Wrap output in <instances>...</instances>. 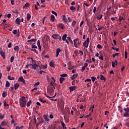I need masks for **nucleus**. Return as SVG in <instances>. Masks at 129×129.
<instances>
[{"label":"nucleus","instance_id":"f704fd0d","mask_svg":"<svg viewBox=\"0 0 129 129\" xmlns=\"http://www.w3.org/2000/svg\"><path fill=\"white\" fill-rule=\"evenodd\" d=\"M118 108L119 111L120 113L122 112V109H121V107L120 106H118Z\"/></svg>","mask_w":129,"mask_h":129},{"label":"nucleus","instance_id":"f3484780","mask_svg":"<svg viewBox=\"0 0 129 129\" xmlns=\"http://www.w3.org/2000/svg\"><path fill=\"white\" fill-rule=\"evenodd\" d=\"M83 46H84V47H85L86 48H88V42H87V41H85L83 43Z\"/></svg>","mask_w":129,"mask_h":129},{"label":"nucleus","instance_id":"052dcab7","mask_svg":"<svg viewBox=\"0 0 129 129\" xmlns=\"http://www.w3.org/2000/svg\"><path fill=\"white\" fill-rule=\"evenodd\" d=\"M13 33L14 34V35H17V33H18V30H14L13 31Z\"/></svg>","mask_w":129,"mask_h":129},{"label":"nucleus","instance_id":"9d476101","mask_svg":"<svg viewBox=\"0 0 129 129\" xmlns=\"http://www.w3.org/2000/svg\"><path fill=\"white\" fill-rule=\"evenodd\" d=\"M0 54H1V56H2L3 58L6 59V54L5 53V52H4V51L1 50Z\"/></svg>","mask_w":129,"mask_h":129},{"label":"nucleus","instance_id":"6ab92c4d","mask_svg":"<svg viewBox=\"0 0 129 129\" xmlns=\"http://www.w3.org/2000/svg\"><path fill=\"white\" fill-rule=\"evenodd\" d=\"M55 63V62H54V61L51 60L50 62H49V66H50V67H54V63Z\"/></svg>","mask_w":129,"mask_h":129},{"label":"nucleus","instance_id":"c756f323","mask_svg":"<svg viewBox=\"0 0 129 129\" xmlns=\"http://www.w3.org/2000/svg\"><path fill=\"white\" fill-rule=\"evenodd\" d=\"M41 67H42V69H47V67H48V65H41Z\"/></svg>","mask_w":129,"mask_h":129},{"label":"nucleus","instance_id":"f257e3e1","mask_svg":"<svg viewBox=\"0 0 129 129\" xmlns=\"http://www.w3.org/2000/svg\"><path fill=\"white\" fill-rule=\"evenodd\" d=\"M20 106L21 107H25L26 106V104H27V100L26 99V97H22L20 99Z\"/></svg>","mask_w":129,"mask_h":129},{"label":"nucleus","instance_id":"09e8293b","mask_svg":"<svg viewBox=\"0 0 129 129\" xmlns=\"http://www.w3.org/2000/svg\"><path fill=\"white\" fill-rule=\"evenodd\" d=\"M76 24V21L74 20L72 23V27H74L75 26V24Z\"/></svg>","mask_w":129,"mask_h":129},{"label":"nucleus","instance_id":"a211bd4d","mask_svg":"<svg viewBox=\"0 0 129 129\" xmlns=\"http://www.w3.org/2000/svg\"><path fill=\"white\" fill-rule=\"evenodd\" d=\"M50 21L53 22H55V16H54V15H51Z\"/></svg>","mask_w":129,"mask_h":129},{"label":"nucleus","instance_id":"8fccbe9b","mask_svg":"<svg viewBox=\"0 0 129 129\" xmlns=\"http://www.w3.org/2000/svg\"><path fill=\"white\" fill-rule=\"evenodd\" d=\"M99 59H100V60H103V54H101L99 56Z\"/></svg>","mask_w":129,"mask_h":129},{"label":"nucleus","instance_id":"a18cd8bd","mask_svg":"<svg viewBox=\"0 0 129 129\" xmlns=\"http://www.w3.org/2000/svg\"><path fill=\"white\" fill-rule=\"evenodd\" d=\"M29 6H30V4H29V3H27L25 5L24 8H28V7H29Z\"/></svg>","mask_w":129,"mask_h":129},{"label":"nucleus","instance_id":"0eeeda50","mask_svg":"<svg viewBox=\"0 0 129 129\" xmlns=\"http://www.w3.org/2000/svg\"><path fill=\"white\" fill-rule=\"evenodd\" d=\"M51 37L52 38L54 39V40H57V39H59V35L57 34H53Z\"/></svg>","mask_w":129,"mask_h":129},{"label":"nucleus","instance_id":"c9c22d12","mask_svg":"<svg viewBox=\"0 0 129 129\" xmlns=\"http://www.w3.org/2000/svg\"><path fill=\"white\" fill-rule=\"evenodd\" d=\"M102 15H100V16L97 17V20H101L102 19Z\"/></svg>","mask_w":129,"mask_h":129},{"label":"nucleus","instance_id":"6e6d98bb","mask_svg":"<svg viewBox=\"0 0 129 129\" xmlns=\"http://www.w3.org/2000/svg\"><path fill=\"white\" fill-rule=\"evenodd\" d=\"M90 82V83H91V80H90V79H86L85 80V82Z\"/></svg>","mask_w":129,"mask_h":129},{"label":"nucleus","instance_id":"680f3d73","mask_svg":"<svg viewBox=\"0 0 129 129\" xmlns=\"http://www.w3.org/2000/svg\"><path fill=\"white\" fill-rule=\"evenodd\" d=\"M7 68L8 72H10L11 71V67H10L9 66H7Z\"/></svg>","mask_w":129,"mask_h":129},{"label":"nucleus","instance_id":"de8ad7c7","mask_svg":"<svg viewBox=\"0 0 129 129\" xmlns=\"http://www.w3.org/2000/svg\"><path fill=\"white\" fill-rule=\"evenodd\" d=\"M31 103H32V101H29L27 104V107H29L30 106V105H31Z\"/></svg>","mask_w":129,"mask_h":129},{"label":"nucleus","instance_id":"20e7f679","mask_svg":"<svg viewBox=\"0 0 129 129\" xmlns=\"http://www.w3.org/2000/svg\"><path fill=\"white\" fill-rule=\"evenodd\" d=\"M47 92L50 93V94H52V93H54V89L52 87H50V88L47 89Z\"/></svg>","mask_w":129,"mask_h":129},{"label":"nucleus","instance_id":"a19ab883","mask_svg":"<svg viewBox=\"0 0 129 129\" xmlns=\"http://www.w3.org/2000/svg\"><path fill=\"white\" fill-rule=\"evenodd\" d=\"M39 101H41V102H42L43 103H45V102H47V101L44 100L42 98H40Z\"/></svg>","mask_w":129,"mask_h":129},{"label":"nucleus","instance_id":"a878e982","mask_svg":"<svg viewBox=\"0 0 129 129\" xmlns=\"http://www.w3.org/2000/svg\"><path fill=\"white\" fill-rule=\"evenodd\" d=\"M14 50L15 51H17L18 52L20 50V47H19L18 46H16L14 47Z\"/></svg>","mask_w":129,"mask_h":129},{"label":"nucleus","instance_id":"69168bd1","mask_svg":"<svg viewBox=\"0 0 129 129\" xmlns=\"http://www.w3.org/2000/svg\"><path fill=\"white\" fill-rule=\"evenodd\" d=\"M64 119H65V120H66V121H67V122H69V119L68 118L65 117V116H64Z\"/></svg>","mask_w":129,"mask_h":129},{"label":"nucleus","instance_id":"ea45409f","mask_svg":"<svg viewBox=\"0 0 129 129\" xmlns=\"http://www.w3.org/2000/svg\"><path fill=\"white\" fill-rule=\"evenodd\" d=\"M29 50H30V51H32L33 52H35V53H36V54H38V52H37V50L36 49H33L32 48H28Z\"/></svg>","mask_w":129,"mask_h":129},{"label":"nucleus","instance_id":"412c9836","mask_svg":"<svg viewBox=\"0 0 129 129\" xmlns=\"http://www.w3.org/2000/svg\"><path fill=\"white\" fill-rule=\"evenodd\" d=\"M27 42H28L29 43L30 42H37V39L33 38V39L27 40Z\"/></svg>","mask_w":129,"mask_h":129},{"label":"nucleus","instance_id":"cd10ccee","mask_svg":"<svg viewBox=\"0 0 129 129\" xmlns=\"http://www.w3.org/2000/svg\"><path fill=\"white\" fill-rule=\"evenodd\" d=\"M43 117H44V119H45L46 121H49V118H48V116L46 115H43Z\"/></svg>","mask_w":129,"mask_h":129},{"label":"nucleus","instance_id":"6e6552de","mask_svg":"<svg viewBox=\"0 0 129 129\" xmlns=\"http://www.w3.org/2000/svg\"><path fill=\"white\" fill-rule=\"evenodd\" d=\"M19 81H20V82H22L23 84H25L26 83V82L25 81V79H24V78H23V76H21L19 78Z\"/></svg>","mask_w":129,"mask_h":129},{"label":"nucleus","instance_id":"4c0bfd02","mask_svg":"<svg viewBox=\"0 0 129 129\" xmlns=\"http://www.w3.org/2000/svg\"><path fill=\"white\" fill-rule=\"evenodd\" d=\"M60 76L61 77H67V76H68V75H67V74H63L60 75Z\"/></svg>","mask_w":129,"mask_h":129},{"label":"nucleus","instance_id":"774afa93","mask_svg":"<svg viewBox=\"0 0 129 129\" xmlns=\"http://www.w3.org/2000/svg\"><path fill=\"white\" fill-rule=\"evenodd\" d=\"M10 91L12 92L14 90V87H11L9 89Z\"/></svg>","mask_w":129,"mask_h":129},{"label":"nucleus","instance_id":"423d86ee","mask_svg":"<svg viewBox=\"0 0 129 129\" xmlns=\"http://www.w3.org/2000/svg\"><path fill=\"white\" fill-rule=\"evenodd\" d=\"M56 94H55L54 96H53L52 97H51L48 95H46V97L47 98H49V99H50V100H52V101H57V99H56L55 100L54 99H52V98H54V97H55V96H56Z\"/></svg>","mask_w":129,"mask_h":129},{"label":"nucleus","instance_id":"1a4fd4ad","mask_svg":"<svg viewBox=\"0 0 129 129\" xmlns=\"http://www.w3.org/2000/svg\"><path fill=\"white\" fill-rule=\"evenodd\" d=\"M32 67V69H34V70H36L37 69V67H39V65L37 64L36 63H34V64H32V65H31Z\"/></svg>","mask_w":129,"mask_h":129},{"label":"nucleus","instance_id":"5fc2aeb1","mask_svg":"<svg viewBox=\"0 0 129 129\" xmlns=\"http://www.w3.org/2000/svg\"><path fill=\"white\" fill-rule=\"evenodd\" d=\"M112 67L114 68L115 67V61H112Z\"/></svg>","mask_w":129,"mask_h":129},{"label":"nucleus","instance_id":"aec40b11","mask_svg":"<svg viewBox=\"0 0 129 129\" xmlns=\"http://www.w3.org/2000/svg\"><path fill=\"white\" fill-rule=\"evenodd\" d=\"M27 21H30V20H31V14H30V13H27Z\"/></svg>","mask_w":129,"mask_h":129},{"label":"nucleus","instance_id":"72a5a7b5","mask_svg":"<svg viewBox=\"0 0 129 129\" xmlns=\"http://www.w3.org/2000/svg\"><path fill=\"white\" fill-rule=\"evenodd\" d=\"M60 52H61V49L60 48H57L56 50V54H60Z\"/></svg>","mask_w":129,"mask_h":129},{"label":"nucleus","instance_id":"7c9ffc66","mask_svg":"<svg viewBox=\"0 0 129 129\" xmlns=\"http://www.w3.org/2000/svg\"><path fill=\"white\" fill-rule=\"evenodd\" d=\"M10 85H11V84H10V82H9V81H7L6 84V87H10Z\"/></svg>","mask_w":129,"mask_h":129},{"label":"nucleus","instance_id":"4d7b16f0","mask_svg":"<svg viewBox=\"0 0 129 129\" xmlns=\"http://www.w3.org/2000/svg\"><path fill=\"white\" fill-rule=\"evenodd\" d=\"M123 110L125 111V112H129L128 108H124Z\"/></svg>","mask_w":129,"mask_h":129},{"label":"nucleus","instance_id":"f8f14e48","mask_svg":"<svg viewBox=\"0 0 129 129\" xmlns=\"http://www.w3.org/2000/svg\"><path fill=\"white\" fill-rule=\"evenodd\" d=\"M15 22L18 26H20V24H21V19L20 18H17Z\"/></svg>","mask_w":129,"mask_h":129},{"label":"nucleus","instance_id":"c85d7f7f","mask_svg":"<svg viewBox=\"0 0 129 129\" xmlns=\"http://www.w3.org/2000/svg\"><path fill=\"white\" fill-rule=\"evenodd\" d=\"M100 76L101 80H105V77L103 76L102 75H100Z\"/></svg>","mask_w":129,"mask_h":129},{"label":"nucleus","instance_id":"0e129e2a","mask_svg":"<svg viewBox=\"0 0 129 129\" xmlns=\"http://www.w3.org/2000/svg\"><path fill=\"white\" fill-rule=\"evenodd\" d=\"M61 125L63 128H65V123L63 122H61Z\"/></svg>","mask_w":129,"mask_h":129},{"label":"nucleus","instance_id":"603ef678","mask_svg":"<svg viewBox=\"0 0 129 129\" xmlns=\"http://www.w3.org/2000/svg\"><path fill=\"white\" fill-rule=\"evenodd\" d=\"M31 48H32V49H37L38 47L36 46V45H32Z\"/></svg>","mask_w":129,"mask_h":129},{"label":"nucleus","instance_id":"bf43d9fd","mask_svg":"<svg viewBox=\"0 0 129 129\" xmlns=\"http://www.w3.org/2000/svg\"><path fill=\"white\" fill-rule=\"evenodd\" d=\"M78 30V26H76V28H75L74 29V33H76V32H77Z\"/></svg>","mask_w":129,"mask_h":129},{"label":"nucleus","instance_id":"13d9d810","mask_svg":"<svg viewBox=\"0 0 129 129\" xmlns=\"http://www.w3.org/2000/svg\"><path fill=\"white\" fill-rule=\"evenodd\" d=\"M13 13L14 14H17V15H19V12H18V10L16 9L15 11H13Z\"/></svg>","mask_w":129,"mask_h":129},{"label":"nucleus","instance_id":"49530a36","mask_svg":"<svg viewBox=\"0 0 129 129\" xmlns=\"http://www.w3.org/2000/svg\"><path fill=\"white\" fill-rule=\"evenodd\" d=\"M51 14H52L53 15H54V16H55L56 17H57V16H58V15L57 14V13H56V12L52 11L51 12Z\"/></svg>","mask_w":129,"mask_h":129},{"label":"nucleus","instance_id":"2f4dec72","mask_svg":"<svg viewBox=\"0 0 129 129\" xmlns=\"http://www.w3.org/2000/svg\"><path fill=\"white\" fill-rule=\"evenodd\" d=\"M68 40L70 41V42L72 43L73 44V41H72V39H71V38L70 37H67Z\"/></svg>","mask_w":129,"mask_h":129},{"label":"nucleus","instance_id":"b1692460","mask_svg":"<svg viewBox=\"0 0 129 129\" xmlns=\"http://www.w3.org/2000/svg\"><path fill=\"white\" fill-rule=\"evenodd\" d=\"M8 95L7 92L4 91L2 94L3 97H6L7 95Z\"/></svg>","mask_w":129,"mask_h":129},{"label":"nucleus","instance_id":"3c124183","mask_svg":"<svg viewBox=\"0 0 129 129\" xmlns=\"http://www.w3.org/2000/svg\"><path fill=\"white\" fill-rule=\"evenodd\" d=\"M97 47L98 48V49H102V46H101V45L100 44H98L97 45Z\"/></svg>","mask_w":129,"mask_h":129},{"label":"nucleus","instance_id":"393cba45","mask_svg":"<svg viewBox=\"0 0 129 129\" xmlns=\"http://www.w3.org/2000/svg\"><path fill=\"white\" fill-rule=\"evenodd\" d=\"M4 106L5 107H9L10 105H9V104L7 103V101H6L5 100L4 101Z\"/></svg>","mask_w":129,"mask_h":129},{"label":"nucleus","instance_id":"5701e85b","mask_svg":"<svg viewBox=\"0 0 129 129\" xmlns=\"http://www.w3.org/2000/svg\"><path fill=\"white\" fill-rule=\"evenodd\" d=\"M66 38H67V34H66L62 36V41H65L66 40Z\"/></svg>","mask_w":129,"mask_h":129},{"label":"nucleus","instance_id":"dca6fc26","mask_svg":"<svg viewBox=\"0 0 129 129\" xmlns=\"http://www.w3.org/2000/svg\"><path fill=\"white\" fill-rule=\"evenodd\" d=\"M19 86H20V84H19L18 83H16L14 85V89L15 90H17V89H18V88H19Z\"/></svg>","mask_w":129,"mask_h":129},{"label":"nucleus","instance_id":"7ed1b4c3","mask_svg":"<svg viewBox=\"0 0 129 129\" xmlns=\"http://www.w3.org/2000/svg\"><path fill=\"white\" fill-rule=\"evenodd\" d=\"M51 79L52 81H51V82L50 83L49 86L50 87H52V89H55V86H54V83H55L56 81H55V79L53 77H51Z\"/></svg>","mask_w":129,"mask_h":129},{"label":"nucleus","instance_id":"4be33fe9","mask_svg":"<svg viewBox=\"0 0 129 129\" xmlns=\"http://www.w3.org/2000/svg\"><path fill=\"white\" fill-rule=\"evenodd\" d=\"M65 80V78L61 77L59 78V81H60V83L61 84H62V83H63V81H64Z\"/></svg>","mask_w":129,"mask_h":129},{"label":"nucleus","instance_id":"79ce46f5","mask_svg":"<svg viewBox=\"0 0 129 129\" xmlns=\"http://www.w3.org/2000/svg\"><path fill=\"white\" fill-rule=\"evenodd\" d=\"M14 60H15V57L14 56H13L10 58V61L11 62H14Z\"/></svg>","mask_w":129,"mask_h":129},{"label":"nucleus","instance_id":"bb28decb","mask_svg":"<svg viewBox=\"0 0 129 129\" xmlns=\"http://www.w3.org/2000/svg\"><path fill=\"white\" fill-rule=\"evenodd\" d=\"M8 78L9 80H15L14 77H11V76H8Z\"/></svg>","mask_w":129,"mask_h":129},{"label":"nucleus","instance_id":"37998d69","mask_svg":"<svg viewBox=\"0 0 129 129\" xmlns=\"http://www.w3.org/2000/svg\"><path fill=\"white\" fill-rule=\"evenodd\" d=\"M96 79V77H91V80L93 82H94L95 81V80Z\"/></svg>","mask_w":129,"mask_h":129},{"label":"nucleus","instance_id":"4468645a","mask_svg":"<svg viewBox=\"0 0 129 129\" xmlns=\"http://www.w3.org/2000/svg\"><path fill=\"white\" fill-rule=\"evenodd\" d=\"M78 76V74L73 75L71 77L72 80H74Z\"/></svg>","mask_w":129,"mask_h":129},{"label":"nucleus","instance_id":"39448f33","mask_svg":"<svg viewBox=\"0 0 129 129\" xmlns=\"http://www.w3.org/2000/svg\"><path fill=\"white\" fill-rule=\"evenodd\" d=\"M70 92H72V91H74V90H76L77 89V87L76 86H71L69 87Z\"/></svg>","mask_w":129,"mask_h":129},{"label":"nucleus","instance_id":"338daca9","mask_svg":"<svg viewBox=\"0 0 129 129\" xmlns=\"http://www.w3.org/2000/svg\"><path fill=\"white\" fill-rule=\"evenodd\" d=\"M75 83H76V81L75 80H73L72 82V85H73V86L75 85Z\"/></svg>","mask_w":129,"mask_h":129},{"label":"nucleus","instance_id":"2eb2a0df","mask_svg":"<svg viewBox=\"0 0 129 129\" xmlns=\"http://www.w3.org/2000/svg\"><path fill=\"white\" fill-rule=\"evenodd\" d=\"M58 27H59L60 29H62V30H64V27H65V26H64V24H63V23H60L58 24Z\"/></svg>","mask_w":129,"mask_h":129},{"label":"nucleus","instance_id":"f03ea898","mask_svg":"<svg viewBox=\"0 0 129 129\" xmlns=\"http://www.w3.org/2000/svg\"><path fill=\"white\" fill-rule=\"evenodd\" d=\"M81 43L79 42V38L74 40V45L75 48H78V45H80Z\"/></svg>","mask_w":129,"mask_h":129},{"label":"nucleus","instance_id":"58836bf2","mask_svg":"<svg viewBox=\"0 0 129 129\" xmlns=\"http://www.w3.org/2000/svg\"><path fill=\"white\" fill-rule=\"evenodd\" d=\"M76 10V8L75 7H74L73 6L70 7V10L71 11H75Z\"/></svg>","mask_w":129,"mask_h":129},{"label":"nucleus","instance_id":"e433bc0d","mask_svg":"<svg viewBox=\"0 0 129 129\" xmlns=\"http://www.w3.org/2000/svg\"><path fill=\"white\" fill-rule=\"evenodd\" d=\"M118 55H119V53H115V54H112V57H113V58H115V56H118Z\"/></svg>","mask_w":129,"mask_h":129},{"label":"nucleus","instance_id":"473e14b6","mask_svg":"<svg viewBox=\"0 0 129 129\" xmlns=\"http://www.w3.org/2000/svg\"><path fill=\"white\" fill-rule=\"evenodd\" d=\"M124 116H125V117H129V112H125L124 113Z\"/></svg>","mask_w":129,"mask_h":129},{"label":"nucleus","instance_id":"e2e57ef3","mask_svg":"<svg viewBox=\"0 0 129 129\" xmlns=\"http://www.w3.org/2000/svg\"><path fill=\"white\" fill-rule=\"evenodd\" d=\"M7 18H8V19H10V18H12V14H8L7 15Z\"/></svg>","mask_w":129,"mask_h":129},{"label":"nucleus","instance_id":"9b49d317","mask_svg":"<svg viewBox=\"0 0 129 129\" xmlns=\"http://www.w3.org/2000/svg\"><path fill=\"white\" fill-rule=\"evenodd\" d=\"M62 20L64 23L67 24V22H68V19H66V16L65 15H62Z\"/></svg>","mask_w":129,"mask_h":129},{"label":"nucleus","instance_id":"864d4df0","mask_svg":"<svg viewBox=\"0 0 129 129\" xmlns=\"http://www.w3.org/2000/svg\"><path fill=\"white\" fill-rule=\"evenodd\" d=\"M39 84H40V82L35 83L34 85V87H36V86H38V85H39Z\"/></svg>","mask_w":129,"mask_h":129},{"label":"nucleus","instance_id":"ddd939ff","mask_svg":"<svg viewBox=\"0 0 129 129\" xmlns=\"http://www.w3.org/2000/svg\"><path fill=\"white\" fill-rule=\"evenodd\" d=\"M68 65L69 66L68 69L69 70H71L72 69H73V67H72V64H71V62L69 61L68 63Z\"/></svg>","mask_w":129,"mask_h":129},{"label":"nucleus","instance_id":"c03bdc74","mask_svg":"<svg viewBox=\"0 0 129 129\" xmlns=\"http://www.w3.org/2000/svg\"><path fill=\"white\" fill-rule=\"evenodd\" d=\"M4 118H5V114H0V118H1V119H3Z\"/></svg>","mask_w":129,"mask_h":129}]
</instances>
